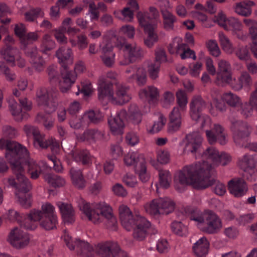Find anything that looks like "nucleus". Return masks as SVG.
I'll list each match as a JSON object with an SVG mask.
<instances>
[{"instance_id": "nucleus-1", "label": "nucleus", "mask_w": 257, "mask_h": 257, "mask_svg": "<svg viewBox=\"0 0 257 257\" xmlns=\"http://www.w3.org/2000/svg\"><path fill=\"white\" fill-rule=\"evenodd\" d=\"M0 149L6 150L5 157L11 165L15 175V177H10L8 181L10 185L16 189V196L23 207L28 208L32 204V196L29 193L31 184L24 175L25 167H27L32 179H37L42 173L45 180L52 187H60L64 185L65 180L63 178L49 173L52 165L56 172H61L62 170L61 162L55 155L48 156L50 162L42 161L37 164L30 159L27 149L16 142L0 139Z\"/></svg>"}, {"instance_id": "nucleus-2", "label": "nucleus", "mask_w": 257, "mask_h": 257, "mask_svg": "<svg viewBox=\"0 0 257 257\" xmlns=\"http://www.w3.org/2000/svg\"><path fill=\"white\" fill-rule=\"evenodd\" d=\"M208 157L212 163L204 162L195 165L186 166L177 172L174 177L175 187L181 192L182 188L181 186L191 185L197 189H205L210 186L213 187V192L218 196H223L226 192L225 185L214 179H211L215 166L220 164L226 165L230 161V156L224 152L219 153L216 150L208 149L204 155Z\"/></svg>"}, {"instance_id": "nucleus-3", "label": "nucleus", "mask_w": 257, "mask_h": 257, "mask_svg": "<svg viewBox=\"0 0 257 257\" xmlns=\"http://www.w3.org/2000/svg\"><path fill=\"white\" fill-rule=\"evenodd\" d=\"M6 216L10 221H16L22 227L29 230L35 229L38 222L45 230L53 229L56 227L58 221L55 208L48 202L42 205L41 210L33 209L27 215L20 213L14 209H10Z\"/></svg>"}, {"instance_id": "nucleus-4", "label": "nucleus", "mask_w": 257, "mask_h": 257, "mask_svg": "<svg viewBox=\"0 0 257 257\" xmlns=\"http://www.w3.org/2000/svg\"><path fill=\"white\" fill-rule=\"evenodd\" d=\"M79 209L94 223L105 221L107 226L115 229L117 224L116 217L112 213L111 207L104 202L90 203L83 199L78 201Z\"/></svg>"}, {"instance_id": "nucleus-5", "label": "nucleus", "mask_w": 257, "mask_h": 257, "mask_svg": "<svg viewBox=\"0 0 257 257\" xmlns=\"http://www.w3.org/2000/svg\"><path fill=\"white\" fill-rule=\"evenodd\" d=\"M58 94L59 92L56 88L47 90L41 87L37 91V101L39 105L45 107L46 113H39L36 120L42 123L48 130L51 129L54 126V119L50 113L55 110L58 105Z\"/></svg>"}, {"instance_id": "nucleus-6", "label": "nucleus", "mask_w": 257, "mask_h": 257, "mask_svg": "<svg viewBox=\"0 0 257 257\" xmlns=\"http://www.w3.org/2000/svg\"><path fill=\"white\" fill-rule=\"evenodd\" d=\"M119 214L122 226L128 231L134 229V238L141 240L146 238L151 226L150 221L140 215H133L130 208L123 204L119 207Z\"/></svg>"}, {"instance_id": "nucleus-7", "label": "nucleus", "mask_w": 257, "mask_h": 257, "mask_svg": "<svg viewBox=\"0 0 257 257\" xmlns=\"http://www.w3.org/2000/svg\"><path fill=\"white\" fill-rule=\"evenodd\" d=\"M184 212L190 220L197 223L198 227L202 231L208 234L217 233L222 227L221 219L212 211L205 210L202 213L195 207L187 206Z\"/></svg>"}, {"instance_id": "nucleus-8", "label": "nucleus", "mask_w": 257, "mask_h": 257, "mask_svg": "<svg viewBox=\"0 0 257 257\" xmlns=\"http://www.w3.org/2000/svg\"><path fill=\"white\" fill-rule=\"evenodd\" d=\"M98 99L103 104L111 101L113 104H123L127 102L131 97L128 93V87L122 84H116L115 93L113 92L112 83H109L104 77L98 82Z\"/></svg>"}, {"instance_id": "nucleus-9", "label": "nucleus", "mask_w": 257, "mask_h": 257, "mask_svg": "<svg viewBox=\"0 0 257 257\" xmlns=\"http://www.w3.org/2000/svg\"><path fill=\"white\" fill-rule=\"evenodd\" d=\"M159 13L154 7L150 8L149 12H139L137 17L140 26L144 28L147 37L144 39L145 44L152 47L158 41V35L156 32L158 24Z\"/></svg>"}, {"instance_id": "nucleus-10", "label": "nucleus", "mask_w": 257, "mask_h": 257, "mask_svg": "<svg viewBox=\"0 0 257 257\" xmlns=\"http://www.w3.org/2000/svg\"><path fill=\"white\" fill-rule=\"evenodd\" d=\"M47 73L50 82L52 84H58L60 90L63 93L67 92L76 80L74 73L66 68L62 70L60 76L58 68L54 65L48 68Z\"/></svg>"}, {"instance_id": "nucleus-11", "label": "nucleus", "mask_w": 257, "mask_h": 257, "mask_svg": "<svg viewBox=\"0 0 257 257\" xmlns=\"http://www.w3.org/2000/svg\"><path fill=\"white\" fill-rule=\"evenodd\" d=\"M24 130L28 137L33 136L34 145L37 148L46 149L50 147L54 153L59 152L60 149V142L55 139L47 138L41 134L38 128L35 126L26 124L24 126Z\"/></svg>"}, {"instance_id": "nucleus-12", "label": "nucleus", "mask_w": 257, "mask_h": 257, "mask_svg": "<svg viewBox=\"0 0 257 257\" xmlns=\"http://www.w3.org/2000/svg\"><path fill=\"white\" fill-rule=\"evenodd\" d=\"M176 97L178 106L175 107L169 115L168 131L170 133H173L180 128L182 113L185 110L187 103V96L183 90H178L176 93Z\"/></svg>"}, {"instance_id": "nucleus-13", "label": "nucleus", "mask_w": 257, "mask_h": 257, "mask_svg": "<svg viewBox=\"0 0 257 257\" xmlns=\"http://www.w3.org/2000/svg\"><path fill=\"white\" fill-rule=\"evenodd\" d=\"M186 143L184 148V151L186 153H191L192 154H197L198 156L201 155L203 161L202 162H198L193 165L200 163L203 164L204 162H208V163H212V161L208 157H205L204 153L208 149H212L216 150L219 153V152L213 147H209L206 149L205 151L202 150V138L198 132H194L190 133L186 136Z\"/></svg>"}, {"instance_id": "nucleus-14", "label": "nucleus", "mask_w": 257, "mask_h": 257, "mask_svg": "<svg viewBox=\"0 0 257 257\" xmlns=\"http://www.w3.org/2000/svg\"><path fill=\"white\" fill-rule=\"evenodd\" d=\"M116 46L120 50H122L127 56H124L122 60H119L121 65H127L130 63L141 59L143 56V50L136 44H128L123 38H117Z\"/></svg>"}, {"instance_id": "nucleus-15", "label": "nucleus", "mask_w": 257, "mask_h": 257, "mask_svg": "<svg viewBox=\"0 0 257 257\" xmlns=\"http://www.w3.org/2000/svg\"><path fill=\"white\" fill-rule=\"evenodd\" d=\"M174 202L168 197L154 199L145 207L146 211L153 215L168 214L174 210Z\"/></svg>"}, {"instance_id": "nucleus-16", "label": "nucleus", "mask_w": 257, "mask_h": 257, "mask_svg": "<svg viewBox=\"0 0 257 257\" xmlns=\"http://www.w3.org/2000/svg\"><path fill=\"white\" fill-rule=\"evenodd\" d=\"M207 104L202 98L199 95L193 97L190 103V116L195 121H201V127L209 124L210 118L208 116L203 115L201 112L206 107Z\"/></svg>"}, {"instance_id": "nucleus-17", "label": "nucleus", "mask_w": 257, "mask_h": 257, "mask_svg": "<svg viewBox=\"0 0 257 257\" xmlns=\"http://www.w3.org/2000/svg\"><path fill=\"white\" fill-rule=\"evenodd\" d=\"M20 104L13 98L9 100L10 110L14 118L17 121H21L27 119L28 113L26 112L31 109V102L26 98L18 99Z\"/></svg>"}, {"instance_id": "nucleus-18", "label": "nucleus", "mask_w": 257, "mask_h": 257, "mask_svg": "<svg viewBox=\"0 0 257 257\" xmlns=\"http://www.w3.org/2000/svg\"><path fill=\"white\" fill-rule=\"evenodd\" d=\"M257 164V155L245 154L239 160V165L243 170L242 176L249 181L257 179V170L255 166Z\"/></svg>"}, {"instance_id": "nucleus-19", "label": "nucleus", "mask_w": 257, "mask_h": 257, "mask_svg": "<svg viewBox=\"0 0 257 257\" xmlns=\"http://www.w3.org/2000/svg\"><path fill=\"white\" fill-rule=\"evenodd\" d=\"M229 120L234 143L237 145H243V142L249 135L247 123L234 118H230Z\"/></svg>"}, {"instance_id": "nucleus-20", "label": "nucleus", "mask_w": 257, "mask_h": 257, "mask_svg": "<svg viewBox=\"0 0 257 257\" xmlns=\"http://www.w3.org/2000/svg\"><path fill=\"white\" fill-rule=\"evenodd\" d=\"M218 70L215 83L219 86H224L232 81L231 66L228 62L220 60L218 62Z\"/></svg>"}, {"instance_id": "nucleus-21", "label": "nucleus", "mask_w": 257, "mask_h": 257, "mask_svg": "<svg viewBox=\"0 0 257 257\" xmlns=\"http://www.w3.org/2000/svg\"><path fill=\"white\" fill-rule=\"evenodd\" d=\"M14 32L15 35L19 38L21 44L24 50L28 48V46L36 41L39 36L36 32H29L27 33L25 25L22 23L15 25Z\"/></svg>"}, {"instance_id": "nucleus-22", "label": "nucleus", "mask_w": 257, "mask_h": 257, "mask_svg": "<svg viewBox=\"0 0 257 257\" xmlns=\"http://www.w3.org/2000/svg\"><path fill=\"white\" fill-rule=\"evenodd\" d=\"M206 136L209 144H213L218 142L221 145H225L227 142V135L224 128L218 124H214L210 130H206Z\"/></svg>"}, {"instance_id": "nucleus-23", "label": "nucleus", "mask_w": 257, "mask_h": 257, "mask_svg": "<svg viewBox=\"0 0 257 257\" xmlns=\"http://www.w3.org/2000/svg\"><path fill=\"white\" fill-rule=\"evenodd\" d=\"M3 58L12 66L17 65L20 67H24L25 61L21 58L18 51L10 46H6L1 50Z\"/></svg>"}, {"instance_id": "nucleus-24", "label": "nucleus", "mask_w": 257, "mask_h": 257, "mask_svg": "<svg viewBox=\"0 0 257 257\" xmlns=\"http://www.w3.org/2000/svg\"><path fill=\"white\" fill-rule=\"evenodd\" d=\"M127 115L126 111L124 109H121L117 113L115 117H110L108 118V124L110 130L114 135L122 133Z\"/></svg>"}, {"instance_id": "nucleus-25", "label": "nucleus", "mask_w": 257, "mask_h": 257, "mask_svg": "<svg viewBox=\"0 0 257 257\" xmlns=\"http://www.w3.org/2000/svg\"><path fill=\"white\" fill-rule=\"evenodd\" d=\"M229 193L236 198L243 196L248 191V186L244 179L235 178L228 182Z\"/></svg>"}, {"instance_id": "nucleus-26", "label": "nucleus", "mask_w": 257, "mask_h": 257, "mask_svg": "<svg viewBox=\"0 0 257 257\" xmlns=\"http://www.w3.org/2000/svg\"><path fill=\"white\" fill-rule=\"evenodd\" d=\"M186 46L179 42V39L176 38L168 46V51L171 54H180L182 59L188 58L195 60L196 56L194 51L189 48H186Z\"/></svg>"}, {"instance_id": "nucleus-27", "label": "nucleus", "mask_w": 257, "mask_h": 257, "mask_svg": "<svg viewBox=\"0 0 257 257\" xmlns=\"http://www.w3.org/2000/svg\"><path fill=\"white\" fill-rule=\"evenodd\" d=\"M66 246L82 257H92L95 252V248L88 242H67Z\"/></svg>"}, {"instance_id": "nucleus-28", "label": "nucleus", "mask_w": 257, "mask_h": 257, "mask_svg": "<svg viewBox=\"0 0 257 257\" xmlns=\"http://www.w3.org/2000/svg\"><path fill=\"white\" fill-rule=\"evenodd\" d=\"M95 246V252L101 257H115L119 247L112 242H98Z\"/></svg>"}, {"instance_id": "nucleus-29", "label": "nucleus", "mask_w": 257, "mask_h": 257, "mask_svg": "<svg viewBox=\"0 0 257 257\" xmlns=\"http://www.w3.org/2000/svg\"><path fill=\"white\" fill-rule=\"evenodd\" d=\"M25 52L30 57V62L33 67L38 72L43 71L45 66V61L43 57L38 54L36 47L33 46L31 48H26Z\"/></svg>"}, {"instance_id": "nucleus-30", "label": "nucleus", "mask_w": 257, "mask_h": 257, "mask_svg": "<svg viewBox=\"0 0 257 257\" xmlns=\"http://www.w3.org/2000/svg\"><path fill=\"white\" fill-rule=\"evenodd\" d=\"M105 38L104 37L102 42L99 45L102 52L101 58L105 65L111 67L114 62L115 54L112 51V44L107 41L105 42Z\"/></svg>"}, {"instance_id": "nucleus-31", "label": "nucleus", "mask_w": 257, "mask_h": 257, "mask_svg": "<svg viewBox=\"0 0 257 257\" xmlns=\"http://www.w3.org/2000/svg\"><path fill=\"white\" fill-rule=\"evenodd\" d=\"M126 73H133L128 78L130 82L136 81L139 85H144L147 80L146 71L145 69L141 67H138L136 65L130 67L126 70Z\"/></svg>"}, {"instance_id": "nucleus-32", "label": "nucleus", "mask_w": 257, "mask_h": 257, "mask_svg": "<svg viewBox=\"0 0 257 257\" xmlns=\"http://www.w3.org/2000/svg\"><path fill=\"white\" fill-rule=\"evenodd\" d=\"M59 63L64 69H68V66L72 63V51L70 48L61 46L56 54Z\"/></svg>"}, {"instance_id": "nucleus-33", "label": "nucleus", "mask_w": 257, "mask_h": 257, "mask_svg": "<svg viewBox=\"0 0 257 257\" xmlns=\"http://www.w3.org/2000/svg\"><path fill=\"white\" fill-rule=\"evenodd\" d=\"M104 137L102 131L98 129H88L85 130L80 136L81 141L87 142L89 143H94L97 141L101 140Z\"/></svg>"}, {"instance_id": "nucleus-34", "label": "nucleus", "mask_w": 257, "mask_h": 257, "mask_svg": "<svg viewBox=\"0 0 257 257\" xmlns=\"http://www.w3.org/2000/svg\"><path fill=\"white\" fill-rule=\"evenodd\" d=\"M224 29L227 31H232L235 32L237 37L241 40L244 41L246 39V36L240 31L242 29L241 23L235 18L230 17L228 18L226 21V25Z\"/></svg>"}, {"instance_id": "nucleus-35", "label": "nucleus", "mask_w": 257, "mask_h": 257, "mask_svg": "<svg viewBox=\"0 0 257 257\" xmlns=\"http://www.w3.org/2000/svg\"><path fill=\"white\" fill-rule=\"evenodd\" d=\"M71 156L77 163L88 166L91 164V157L87 150H75L71 151Z\"/></svg>"}, {"instance_id": "nucleus-36", "label": "nucleus", "mask_w": 257, "mask_h": 257, "mask_svg": "<svg viewBox=\"0 0 257 257\" xmlns=\"http://www.w3.org/2000/svg\"><path fill=\"white\" fill-rule=\"evenodd\" d=\"M57 205L61 213L64 221L70 223L74 222V211L71 205L62 202H58Z\"/></svg>"}, {"instance_id": "nucleus-37", "label": "nucleus", "mask_w": 257, "mask_h": 257, "mask_svg": "<svg viewBox=\"0 0 257 257\" xmlns=\"http://www.w3.org/2000/svg\"><path fill=\"white\" fill-rule=\"evenodd\" d=\"M158 89L154 86H149L141 90L139 93L141 99H145L149 103H154L158 96Z\"/></svg>"}, {"instance_id": "nucleus-38", "label": "nucleus", "mask_w": 257, "mask_h": 257, "mask_svg": "<svg viewBox=\"0 0 257 257\" xmlns=\"http://www.w3.org/2000/svg\"><path fill=\"white\" fill-rule=\"evenodd\" d=\"M9 238L8 241H34L30 234L17 227L11 231Z\"/></svg>"}, {"instance_id": "nucleus-39", "label": "nucleus", "mask_w": 257, "mask_h": 257, "mask_svg": "<svg viewBox=\"0 0 257 257\" xmlns=\"http://www.w3.org/2000/svg\"><path fill=\"white\" fill-rule=\"evenodd\" d=\"M160 9L163 18V24L165 29L171 31L174 29V23L177 21L176 17L171 13L165 10L160 6Z\"/></svg>"}, {"instance_id": "nucleus-40", "label": "nucleus", "mask_w": 257, "mask_h": 257, "mask_svg": "<svg viewBox=\"0 0 257 257\" xmlns=\"http://www.w3.org/2000/svg\"><path fill=\"white\" fill-rule=\"evenodd\" d=\"M70 174L73 183L76 187L82 189L85 186L86 181L81 170L72 168L70 170Z\"/></svg>"}, {"instance_id": "nucleus-41", "label": "nucleus", "mask_w": 257, "mask_h": 257, "mask_svg": "<svg viewBox=\"0 0 257 257\" xmlns=\"http://www.w3.org/2000/svg\"><path fill=\"white\" fill-rule=\"evenodd\" d=\"M145 160L144 155L138 152H129L124 157V162L127 166H134L135 169L136 167L139 165L140 160Z\"/></svg>"}, {"instance_id": "nucleus-42", "label": "nucleus", "mask_w": 257, "mask_h": 257, "mask_svg": "<svg viewBox=\"0 0 257 257\" xmlns=\"http://www.w3.org/2000/svg\"><path fill=\"white\" fill-rule=\"evenodd\" d=\"M254 5L252 1L242 2L237 3L235 12L239 15L248 17L251 14V7Z\"/></svg>"}, {"instance_id": "nucleus-43", "label": "nucleus", "mask_w": 257, "mask_h": 257, "mask_svg": "<svg viewBox=\"0 0 257 257\" xmlns=\"http://www.w3.org/2000/svg\"><path fill=\"white\" fill-rule=\"evenodd\" d=\"M103 115L99 109L90 110L83 114V118L90 123H98L103 120Z\"/></svg>"}, {"instance_id": "nucleus-44", "label": "nucleus", "mask_w": 257, "mask_h": 257, "mask_svg": "<svg viewBox=\"0 0 257 257\" xmlns=\"http://www.w3.org/2000/svg\"><path fill=\"white\" fill-rule=\"evenodd\" d=\"M209 248V242H195L193 246V250L197 257H206Z\"/></svg>"}, {"instance_id": "nucleus-45", "label": "nucleus", "mask_w": 257, "mask_h": 257, "mask_svg": "<svg viewBox=\"0 0 257 257\" xmlns=\"http://www.w3.org/2000/svg\"><path fill=\"white\" fill-rule=\"evenodd\" d=\"M55 46V42L52 39V37L48 34H45L42 38L40 51L43 53L47 54L53 49Z\"/></svg>"}, {"instance_id": "nucleus-46", "label": "nucleus", "mask_w": 257, "mask_h": 257, "mask_svg": "<svg viewBox=\"0 0 257 257\" xmlns=\"http://www.w3.org/2000/svg\"><path fill=\"white\" fill-rule=\"evenodd\" d=\"M136 173L139 176L140 180L143 183L147 182L150 179L149 173L147 170L146 161L141 159L139 165L136 167Z\"/></svg>"}, {"instance_id": "nucleus-47", "label": "nucleus", "mask_w": 257, "mask_h": 257, "mask_svg": "<svg viewBox=\"0 0 257 257\" xmlns=\"http://www.w3.org/2000/svg\"><path fill=\"white\" fill-rule=\"evenodd\" d=\"M106 7L103 3L99 2L95 4L94 2H90L89 5V12L91 20H97L99 18L98 10L105 11Z\"/></svg>"}, {"instance_id": "nucleus-48", "label": "nucleus", "mask_w": 257, "mask_h": 257, "mask_svg": "<svg viewBox=\"0 0 257 257\" xmlns=\"http://www.w3.org/2000/svg\"><path fill=\"white\" fill-rule=\"evenodd\" d=\"M69 41L72 46L77 47L80 50L86 48L88 44V39L84 35H78L76 39L70 38Z\"/></svg>"}, {"instance_id": "nucleus-49", "label": "nucleus", "mask_w": 257, "mask_h": 257, "mask_svg": "<svg viewBox=\"0 0 257 257\" xmlns=\"http://www.w3.org/2000/svg\"><path fill=\"white\" fill-rule=\"evenodd\" d=\"M129 118L133 123L138 124L142 120V113L137 105L131 104L128 108Z\"/></svg>"}, {"instance_id": "nucleus-50", "label": "nucleus", "mask_w": 257, "mask_h": 257, "mask_svg": "<svg viewBox=\"0 0 257 257\" xmlns=\"http://www.w3.org/2000/svg\"><path fill=\"white\" fill-rule=\"evenodd\" d=\"M170 155L167 151H160L158 152L157 154L158 162L152 160L151 163L156 169H159L160 165L158 162L161 164H167L168 163Z\"/></svg>"}, {"instance_id": "nucleus-51", "label": "nucleus", "mask_w": 257, "mask_h": 257, "mask_svg": "<svg viewBox=\"0 0 257 257\" xmlns=\"http://www.w3.org/2000/svg\"><path fill=\"white\" fill-rule=\"evenodd\" d=\"M159 182L161 187L167 188L170 186L171 181V175L168 170H159Z\"/></svg>"}, {"instance_id": "nucleus-52", "label": "nucleus", "mask_w": 257, "mask_h": 257, "mask_svg": "<svg viewBox=\"0 0 257 257\" xmlns=\"http://www.w3.org/2000/svg\"><path fill=\"white\" fill-rule=\"evenodd\" d=\"M221 98L230 106L237 107L240 105L239 98L230 92L224 93Z\"/></svg>"}, {"instance_id": "nucleus-53", "label": "nucleus", "mask_w": 257, "mask_h": 257, "mask_svg": "<svg viewBox=\"0 0 257 257\" xmlns=\"http://www.w3.org/2000/svg\"><path fill=\"white\" fill-rule=\"evenodd\" d=\"M171 228L173 231L179 236H186L188 233L187 226L180 221H175L173 222Z\"/></svg>"}, {"instance_id": "nucleus-54", "label": "nucleus", "mask_w": 257, "mask_h": 257, "mask_svg": "<svg viewBox=\"0 0 257 257\" xmlns=\"http://www.w3.org/2000/svg\"><path fill=\"white\" fill-rule=\"evenodd\" d=\"M72 0H59L57 5L51 7L50 15L53 20L59 17V7H64L70 3Z\"/></svg>"}, {"instance_id": "nucleus-55", "label": "nucleus", "mask_w": 257, "mask_h": 257, "mask_svg": "<svg viewBox=\"0 0 257 257\" xmlns=\"http://www.w3.org/2000/svg\"><path fill=\"white\" fill-rule=\"evenodd\" d=\"M166 122V118L162 115H160L158 121H155L152 125L148 126V131L151 134L158 133L163 127Z\"/></svg>"}, {"instance_id": "nucleus-56", "label": "nucleus", "mask_w": 257, "mask_h": 257, "mask_svg": "<svg viewBox=\"0 0 257 257\" xmlns=\"http://www.w3.org/2000/svg\"><path fill=\"white\" fill-rule=\"evenodd\" d=\"M252 83V80L249 74L246 72L241 73L239 78V84L234 87L236 90L241 89L243 86H249Z\"/></svg>"}, {"instance_id": "nucleus-57", "label": "nucleus", "mask_w": 257, "mask_h": 257, "mask_svg": "<svg viewBox=\"0 0 257 257\" xmlns=\"http://www.w3.org/2000/svg\"><path fill=\"white\" fill-rule=\"evenodd\" d=\"M236 56L239 60L246 61L250 58V54L246 46H238L234 50Z\"/></svg>"}, {"instance_id": "nucleus-58", "label": "nucleus", "mask_w": 257, "mask_h": 257, "mask_svg": "<svg viewBox=\"0 0 257 257\" xmlns=\"http://www.w3.org/2000/svg\"><path fill=\"white\" fill-rule=\"evenodd\" d=\"M116 17L126 21H131L134 17V13L128 8H125L121 11L114 12Z\"/></svg>"}, {"instance_id": "nucleus-59", "label": "nucleus", "mask_w": 257, "mask_h": 257, "mask_svg": "<svg viewBox=\"0 0 257 257\" xmlns=\"http://www.w3.org/2000/svg\"><path fill=\"white\" fill-rule=\"evenodd\" d=\"M219 38L223 50L226 53H232L233 48L229 39L222 33L219 34Z\"/></svg>"}, {"instance_id": "nucleus-60", "label": "nucleus", "mask_w": 257, "mask_h": 257, "mask_svg": "<svg viewBox=\"0 0 257 257\" xmlns=\"http://www.w3.org/2000/svg\"><path fill=\"white\" fill-rule=\"evenodd\" d=\"M78 92L76 93L78 95L79 93H83L85 96H89L92 91V84L88 81L85 80L81 83V86L78 85Z\"/></svg>"}, {"instance_id": "nucleus-61", "label": "nucleus", "mask_w": 257, "mask_h": 257, "mask_svg": "<svg viewBox=\"0 0 257 257\" xmlns=\"http://www.w3.org/2000/svg\"><path fill=\"white\" fill-rule=\"evenodd\" d=\"M73 118L70 119L69 124L74 129H79L86 125H88V121L83 118V115L78 118Z\"/></svg>"}, {"instance_id": "nucleus-62", "label": "nucleus", "mask_w": 257, "mask_h": 257, "mask_svg": "<svg viewBox=\"0 0 257 257\" xmlns=\"http://www.w3.org/2000/svg\"><path fill=\"white\" fill-rule=\"evenodd\" d=\"M0 71L3 72L8 81H13L16 78V74L11 71L4 62H0Z\"/></svg>"}, {"instance_id": "nucleus-63", "label": "nucleus", "mask_w": 257, "mask_h": 257, "mask_svg": "<svg viewBox=\"0 0 257 257\" xmlns=\"http://www.w3.org/2000/svg\"><path fill=\"white\" fill-rule=\"evenodd\" d=\"M43 13L40 8H36L31 10L30 11L26 13L25 19L27 21H34L37 17H42Z\"/></svg>"}, {"instance_id": "nucleus-64", "label": "nucleus", "mask_w": 257, "mask_h": 257, "mask_svg": "<svg viewBox=\"0 0 257 257\" xmlns=\"http://www.w3.org/2000/svg\"><path fill=\"white\" fill-rule=\"evenodd\" d=\"M160 66V63L158 62H154L149 65L148 72L150 77L152 79H156L158 77Z\"/></svg>"}]
</instances>
